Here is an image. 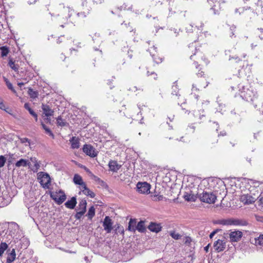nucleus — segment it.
<instances>
[{"label":"nucleus","mask_w":263,"mask_h":263,"mask_svg":"<svg viewBox=\"0 0 263 263\" xmlns=\"http://www.w3.org/2000/svg\"><path fill=\"white\" fill-rule=\"evenodd\" d=\"M74 13V10L69 7H64L63 4L53 7L50 14L52 16V20L55 21L60 26L64 27L63 24L68 23L69 19Z\"/></svg>","instance_id":"nucleus-1"},{"label":"nucleus","mask_w":263,"mask_h":263,"mask_svg":"<svg viewBox=\"0 0 263 263\" xmlns=\"http://www.w3.org/2000/svg\"><path fill=\"white\" fill-rule=\"evenodd\" d=\"M240 97L248 102L252 103L254 108L260 109V107L262 108L261 110L263 112V103L260 99L258 98L257 92L253 90L252 88H248L242 86L240 89Z\"/></svg>","instance_id":"nucleus-2"},{"label":"nucleus","mask_w":263,"mask_h":263,"mask_svg":"<svg viewBox=\"0 0 263 263\" xmlns=\"http://www.w3.org/2000/svg\"><path fill=\"white\" fill-rule=\"evenodd\" d=\"M197 195L200 201L209 204L214 203L217 199L216 194L208 189L198 188Z\"/></svg>","instance_id":"nucleus-3"},{"label":"nucleus","mask_w":263,"mask_h":263,"mask_svg":"<svg viewBox=\"0 0 263 263\" xmlns=\"http://www.w3.org/2000/svg\"><path fill=\"white\" fill-rule=\"evenodd\" d=\"M51 198L58 204H62L66 200V195L62 190L58 192H53L50 193Z\"/></svg>","instance_id":"nucleus-4"},{"label":"nucleus","mask_w":263,"mask_h":263,"mask_svg":"<svg viewBox=\"0 0 263 263\" xmlns=\"http://www.w3.org/2000/svg\"><path fill=\"white\" fill-rule=\"evenodd\" d=\"M215 223L223 226H240L241 224V220L234 218L219 219Z\"/></svg>","instance_id":"nucleus-5"},{"label":"nucleus","mask_w":263,"mask_h":263,"mask_svg":"<svg viewBox=\"0 0 263 263\" xmlns=\"http://www.w3.org/2000/svg\"><path fill=\"white\" fill-rule=\"evenodd\" d=\"M228 234L229 235L228 237L230 239V241L231 242H238L242 237V232L238 230H235L233 231H230Z\"/></svg>","instance_id":"nucleus-6"},{"label":"nucleus","mask_w":263,"mask_h":263,"mask_svg":"<svg viewBox=\"0 0 263 263\" xmlns=\"http://www.w3.org/2000/svg\"><path fill=\"white\" fill-rule=\"evenodd\" d=\"M227 247V241L224 238L218 239L214 242L213 247L215 251L220 252L223 251Z\"/></svg>","instance_id":"nucleus-7"},{"label":"nucleus","mask_w":263,"mask_h":263,"mask_svg":"<svg viewBox=\"0 0 263 263\" xmlns=\"http://www.w3.org/2000/svg\"><path fill=\"white\" fill-rule=\"evenodd\" d=\"M137 191L142 194H147L149 192L150 185L146 182H138L137 184Z\"/></svg>","instance_id":"nucleus-8"},{"label":"nucleus","mask_w":263,"mask_h":263,"mask_svg":"<svg viewBox=\"0 0 263 263\" xmlns=\"http://www.w3.org/2000/svg\"><path fill=\"white\" fill-rule=\"evenodd\" d=\"M83 151L87 155L91 157H95L97 155V153L96 152L93 147L90 144H85L83 147Z\"/></svg>","instance_id":"nucleus-9"},{"label":"nucleus","mask_w":263,"mask_h":263,"mask_svg":"<svg viewBox=\"0 0 263 263\" xmlns=\"http://www.w3.org/2000/svg\"><path fill=\"white\" fill-rule=\"evenodd\" d=\"M112 221L109 216H106L103 222V226L107 233H110L112 230Z\"/></svg>","instance_id":"nucleus-10"},{"label":"nucleus","mask_w":263,"mask_h":263,"mask_svg":"<svg viewBox=\"0 0 263 263\" xmlns=\"http://www.w3.org/2000/svg\"><path fill=\"white\" fill-rule=\"evenodd\" d=\"M240 201L244 204H249L255 202L256 197L250 194H243L240 196Z\"/></svg>","instance_id":"nucleus-11"},{"label":"nucleus","mask_w":263,"mask_h":263,"mask_svg":"<svg viewBox=\"0 0 263 263\" xmlns=\"http://www.w3.org/2000/svg\"><path fill=\"white\" fill-rule=\"evenodd\" d=\"M40 176V183L43 187H47L50 182V178L48 174L41 172L39 175Z\"/></svg>","instance_id":"nucleus-12"},{"label":"nucleus","mask_w":263,"mask_h":263,"mask_svg":"<svg viewBox=\"0 0 263 263\" xmlns=\"http://www.w3.org/2000/svg\"><path fill=\"white\" fill-rule=\"evenodd\" d=\"M156 49L157 47H156L155 46H153V47L149 48L148 50L153 59L154 62L156 63L157 64H159L162 62V59L161 58H160L156 54Z\"/></svg>","instance_id":"nucleus-13"},{"label":"nucleus","mask_w":263,"mask_h":263,"mask_svg":"<svg viewBox=\"0 0 263 263\" xmlns=\"http://www.w3.org/2000/svg\"><path fill=\"white\" fill-rule=\"evenodd\" d=\"M148 229L151 232L157 233L161 231L162 227L160 223L151 222L148 226Z\"/></svg>","instance_id":"nucleus-14"},{"label":"nucleus","mask_w":263,"mask_h":263,"mask_svg":"<svg viewBox=\"0 0 263 263\" xmlns=\"http://www.w3.org/2000/svg\"><path fill=\"white\" fill-rule=\"evenodd\" d=\"M250 242L251 243L255 246H262L263 245V234H259L258 236L255 237H251L250 238Z\"/></svg>","instance_id":"nucleus-15"},{"label":"nucleus","mask_w":263,"mask_h":263,"mask_svg":"<svg viewBox=\"0 0 263 263\" xmlns=\"http://www.w3.org/2000/svg\"><path fill=\"white\" fill-rule=\"evenodd\" d=\"M184 198L188 201H195L198 197L197 193L195 194L192 191H191L190 193H185Z\"/></svg>","instance_id":"nucleus-16"},{"label":"nucleus","mask_w":263,"mask_h":263,"mask_svg":"<svg viewBox=\"0 0 263 263\" xmlns=\"http://www.w3.org/2000/svg\"><path fill=\"white\" fill-rule=\"evenodd\" d=\"M42 109L45 116L49 117L53 115L54 111L47 105L42 104Z\"/></svg>","instance_id":"nucleus-17"},{"label":"nucleus","mask_w":263,"mask_h":263,"mask_svg":"<svg viewBox=\"0 0 263 263\" xmlns=\"http://www.w3.org/2000/svg\"><path fill=\"white\" fill-rule=\"evenodd\" d=\"M28 166L31 167V162L27 160L21 159L15 163V167H26Z\"/></svg>","instance_id":"nucleus-18"},{"label":"nucleus","mask_w":263,"mask_h":263,"mask_svg":"<svg viewBox=\"0 0 263 263\" xmlns=\"http://www.w3.org/2000/svg\"><path fill=\"white\" fill-rule=\"evenodd\" d=\"M71 147L72 149H77L80 147V139L78 137H72L69 140Z\"/></svg>","instance_id":"nucleus-19"},{"label":"nucleus","mask_w":263,"mask_h":263,"mask_svg":"<svg viewBox=\"0 0 263 263\" xmlns=\"http://www.w3.org/2000/svg\"><path fill=\"white\" fill-rule=\"evenodd\" d=\"M77 204V199L75 197H72L70 200H68L65 203V206L69 209H73Z\"/></svg>","instance_id":"nucleus-20"},{"label":"nucleus","mask_w":263,"mask_h":263,"mask_svg":"<svg viewBox=\"0 0 263 263\" xmlns=\"http://www.w3.org/2000/svg\"><path fill=\"white\" fill-rule=\"evenodd\" d=\"M80 190L86 196H90L91 198H93L95 196V193L87 188L86 184L83 186Z\"/></svg>","instance_id":"nucleus-21"},{"label":"nucleus","mask_w":263,"mask_h":263,"mask_svg":"<svg viewBox=\"0 0 263 263\" xmlns=\"http://www.w3.org/2000/svg\"><path fill=\"white\" fill-rule=\"evenodd\" d=\"M86 200L85 199H83L79 202V205L77 207V210L79 211L83 212V213L85 214L86 211Z\"/></svg>","instance_id":"nucleus-22"},{"label":"nucleus","mask_w":263,"mask_h":263,"mask_svg":"<svg viewBox=\"0 0 263 263\" xmlns=\"http://www.w3.org/2000/svg\"><path fill=\"white\" fill-rule=\"evenodd\" d=\"M108 165L110 170L112 172H117L121 167V165L115 161H110Z\"/></svg>","instance_id":"nucleus-23"},{"label":"nucleus","mask_w":263,"mask_h":263,"mask_svg":"<svg viewBox=\"0 0 263 263\" xmlns=\"http://www.w3.org/2000/svg\"><path fill=\"white\" fill-rule=\"evenodd\" d=\"M226 3V1L224 0H220L218 2L219 5V9L216 8V5H215L211 9L213 10L214 14H219L220 11L223 9V7L222 6V4Z\"/></svg>","instance_id":"nucleus-24"},{"label":"nucleus","mask_w":263,"mask_h":263,"mask_svg":"<svg viewBox=\"0 0 263 263\" xmlns=\"http://www.w3.org/2000/svg\"><path fill=\"white\" fill-rule=\"evenodd\" d=\"M30 161L33 164V166L32 168H31V170L34 172H37L40 167V163L38 162L37 160L35 157H31L30 158Z\"/></svg>","instance_id":"nucleus-25"},{"label":"nucleus","mask_w":263,"mask_h":263,"mask_svg":"<svg viewBox=\"0 0 263 263\" xmlns=\"http://www.w3.org/2000/svg\"><path fill=\"white\" fill-rule=\"evenodd\" d=\"M73 180L75 184L80 185V189L85 184L83 181L82 177L78 174L74 175Z\"/></svg>","instance_id":"nucleus-26"},{"label":"nucleus","mask_w":263,"mask_h":263,"mask_svg":"<svg viewBox=\"0 0 263 263\" xmlns=\"http://www.w3.org/2000/svg\"><path fill=\"white\" fill-rule=\"evenodd\" d=\"M128 230L135 232L136 230V219H130L128 222Z\"/></svg>","instance_id":"nucleus-27"},{"label":"nucleus","mask_w":263,"mask_h":263,"mask_svg":"<svg viewBox=\"0 0 263 263\" xmlns=\"http://www.w3.org/2000/svg\"><path fill=\"white\" fill-rule=\"evenodd\" d=\"M16 253L14 249H13L11 252L8 254L7 258V263H11L15 259Z\"/></svg>","instance_id":"nucleus-28"},{"label":"nucleus","mask_w":263,"mask_h":263,"mask_svg":"<svg viewBox=\"0 0 263 263\" xmlns=\"http://www.w3.org/2000/svg\"><path fill=\"white\" fill-rule=\"evenodd\" d=\"M136 230L139 232L143 233L145 231V227L144 226V222L143 221H139L136 226Z\"/></svg>","instance_id":"nucleus-29"},{"label":"nucleus","mask_w":263,"mask_h":263,"mask_svg":"<svg viewBox=\"0 0 263 263\" xmlns=\"http://www.w3.org/2000/svg\"><path fill=\"white\" fill-rule=\"evenodd\" d=\"M201 81H202L203 82V83L199 84L198 88H197L196 87H195L194 85H193L192 92H194L195 90H199L200 89L202 88H204L208 86V84L207 82H206L205 81L204 79H202Z\"/></svg>","instance_id":"nucleus-30"},{"label":"nucleus","mask_w":263,"mask_h":263,"mask_svg":"<svg viewBox=\"0 0 263 263\" xmlns=\"http://www.w3.org/2000/svg\"><path fill=\"white\" fill-rule=\"evenodd\" d=\"M204 110H200L198 111H195L194 113V115L195 117H198L200 120H202L203 118L205 117V114H204Z\"/></svg>","instance_id":"nucleus-31"},{"label":"nucleus","mask_w":263,"mask_h":263,"mask_svg":"<svg viewBox=\"0 0 263 263\" xmlns=\"http://www.w3.org/2000/svg\"><path fill=\"white\" fill-rule=\"evenodd\" d=\"M95 209L93 206H91L88 211V213L86 215V216L88 217V219H91L92 218L95 216Z\"/></svg>","instance_id":"nucleus-32"},{"label":"nucleus","mask_w":263,"mask_h":263,"mask_svg":"<svg viewBox=\"0 0 263 263\" xmlns=\"http://www.w3.org/2000/svg\"><path fill=\"white\" fill-rule=\"evenodd\" d=\"M169 234L170 236L175 240H179L181 239L182 237V236L180 234L176 233L175 231H170L169 232Z\"/></svg>","instance_id":"nucleus-33"},{"label":"nucleus","mask_w":263,"mask_h":263,"mask_svg":"<svg viewBox=\"0 0 263 263\" xmlns=\"http://www.w3.org/2000/svg\"><path fill=\"white\" fill-rule=\"evenodd\" d=\"M0 50L1 51L2 57H6L9 52V48L7 46H2L0 47Z\"/></svg>","instance_id":"nucleus-34"},{"label":"nucleus","mask_w":263,"mask_h":263,"mask_svg":"<svg viewBox=\"0 0 263 263\" xmlns=\"http://www.w3.org/2000/svg\"><path fill=\"white\" fill-rule=\"evenodd\" d=\"M8 246L6 242H2L0 244V256H2Z\"/></svg>","instance_id":"nucleus-35"},{"label":"nucleus","mask_w":263,"mask_h":263,"mask_svg":"<svg viewBox=\"0 0 263 263\" xmlns=\"http://www.w3.org/2000/svg\"><path fill=\"white\" fill-rule=\"evenodd\" d=\"M8 246L6 242H2L0 244V256H2Z\"/></svg>","instance_id":"nucleus-36"},{"label":"nucleus","mask_w":263,"mask_h":263,"mask_svg":"<svg viewBox=\"0 0 263 263\" xmlns=\"http://www.w3.org/2000/svg\"><path fill=\"white\" fill-rule=\"evenodd\" d=\"M8 65L11 67V69H12L15 71H18V66L17 65H15L14 62L11 59H9V61L8 62Z\"/></svg>","instance_id":"nucleus-37"},{"label":"nucleus","mask_w":263,"mask_h":263,"mask_svg":"<svg viewBox=\"0 0 263 263\" xmlns=\"http://www.w3.org/2000/svg\"><path fill=\"white\" fill-rule=\"evenodd\" d=\"M28 94L30 96V98L32 99H35L38 96V93L37 91L33 90L32 88H29L28 89Z\"/></svg>","instance_id":"nucleus-38"},{"label":"nucleus","mask_w":263,"mask_h":263,"mask_svg":"<svg viewBox=\"0 0 263 263\" xmlns=\"http://www.w3.org/2000/svg\"><path fill=\"white\" fill-rule=\"evenodd\" d=\"M41 125L43 128L45 130V132L47 134H48L50 136L52 137V138L54 137V135L51 132V130L48 127H47L43 122L41 123Z\"/></svg>","instance_id":"nucleus-39"},{"label":"nucleus","mask_w":263,"mask_h":263,"mask_svg":"<svg viewBox=\"0 0 263 263\" xmlns=\"http://www.w3.org/2000/svg\"><path fill=\"white\" fill-rule=\"evenodd\" d=\"M57 122L58 126H60L61 127L65 126L67 124V123L63 120L61 117H58L57 119Z\"/></svg>","instance_id":"nucleus-40"},{"label":"nucleus","mask_w":263,"mask_h":263,"mask_svg":"<svg viewBox=\"0 0 263 263\" xmlns=\"http://www.w3.org/2000/svg\"><path fill=\"white\" fill-rule=\"evenodd\" d=\"M252 2L254 3L255 5H256L258 7H260L261 8V12H262L263 10L262 8V2L261 0H252Z\"/></svg>","instance_id":"nucleus-41"},{"label":"nucleus","mask_w":263,"mask_h":263,"mask_svg":"<svg viewBox=\"0 0 263 263\" xmlns=\"http://www.w3.org/2000/svg\"><path fill=\"white\" fill-rule=\"evenodd\" d=\"M24 107L25 108V109H26L29 112V113L31 115H33V113L34 112V111L30 107V106H29V104L28 103H26L24 104Z\"/></svg>","instance_id":"nucleus-42"},{"label":"nucleus","mask_w":263,"mask_h":263,"mask_svg":"<svg viewBox=\"0 0 263 263\" xmlns=\"http://www.w3.org/2000/svg\"><path fill=\"white\" fill-rule=\"evenodd\" d=\"M6 161V159L3 156H0V167H3Z\"/></svg>","instance_id":"nucleus-43"},{"label":"nucleus","mask_w":263,"mask_h":263,"mask_svg":"<svg viewBox=\"0 0 263 263\" xmlns=\"http://www.w3.org/2000/svg\"><path fill=\"white\" fill-rule=\"evenodd\" d=\"M84 214V213H83V212L78 211L75 215L74 217L76 218V219L80 220Z\"/></svg>","instance_id":"nucleus-44"},{"label":"nucleus","mask_w":263,"mask_h":263,"mask_svg":"<svg viewBox=\"0 0 263 263\" xmlns=\"http://www.w3.org/2000/svg\"><path fill=\"white\" fill-rule=\"evenodd\" d=\"M6 85L9 89L12 90L13 92H16L15 89L13 88L12 84L10 82H7Z\"/></svg>","instance_id":"nucleus-45"},{"label":"nucleus","mask_w":263,"mask_h":263,"mask_svg":"<svg viewBox=\"0 0 263 263\" xmlns=\"http://www.w3.org/2000/svg\"><path fill=\"white\" fill-rule=\"evenodd\" d=\"M0 109H3V110H5V111H6L7 112H8V113H9V114H11V113H10L9 111H7V110H6V109L5 108V105L4 104V103H3V101H2V100H1V101H0Z\"/></svg>","instance_id":"nucleus-46"},{"label":"nucleus","mask_w":263,"mask_h":263,"mask_svg":"<svg viewBox=\"0 0 263 263\" xmlns=\"http://www.w3.org/2000/svg\"><path fill=\"white\" fill-rule=\"evenodd\" d=\"M87 14L88 13L86 14L85 12H80V13H78L77 15L79 17H85L86 16Z\"/></svg>","instance_id":"nucleus-47"},{"label":"nucleus","mask_w":263,"mask_h":263,"mask_svg":"<svg viewBox=\"0 0 263 263\" xmlns=\"http://www.w3.org/2000/svg\"><path fill=\"white\" fill-rule=\"evenodd\" d=\"M243 12H244L243 8L236 9L235 10V12L236 13H239V14H240L241 13H243Z\"/></svg>","instance_id":"nucleus-48"},{"label":"nucleus","mask_w":263,"mask_h":263,"mask_svg":"<svg viewBox=\"0 0 263 263\" xmlns=\"http://www.w3.org/2000/svg\"><path fill=\"white\" fill-rule=\"evenodd\" d=\"M258 198L259 200V202L260 205L262 207H263V196L260 195L259 197H258Z\"/></svg>","instance_id":"nucleus-49"},{"label":"nucleus","mask_w":263,"mask_h":263,"mask_svg":"<svg viewBox=\"0 0 263 263\" xmlns=\"http://www.w3.org/2000/svg\"><path fill=\"white\" fill-rule=\"evenodd\" d=\"M147 75L148 76H149V75H152L154 77V79H156V76H157V74L154 72H152L151 73H150V72L149 71H147Z\"/></svg>","instance_id":"nucleus-50"},{"label":"nucleus","mask_w":263,"mask_h":263,"mask_svg":"<svg viewBox=\"0 0 263 263\" xmlns=\"http://www.w3.org/2000/svg\"><path fill=\"white\" fill-rule=\"evenodd\" d=\"M180 30V29L179 30H178L177 29H175V28H173V29H171V31H173L174 33V35L175 36H177L179 33V31Z\"/></svg>","instance_id":"nucleus-51"},{"label":"nucleus","mask_w":263,"mask_h":263,"mask_svg":"<svg viewBox=\"0 0 263 263\" xmlns=\"http://www.w3.org/2000/svg\"><path fill=\"white\" fill-rule=\"evenodd\" d=\"M21 141L23 143H26V142L29 143V140L27 138H23L21 139Z\"/></svg>","instance_id":"nucleus-52"},{"label":"nucleus","mask_w":263,"mask_h":263,"mask_svg":"<svg viewBox=\"0 0 263 263\" xmlns=\"http://www.w3.org/2000/svg\"><path fill=\"white\" fill-rule=\"evenodd\" d=\"M156 197L157 198V199H156L155 200H158V201H160L161 200H162L163 197L161 195H157L156 196Z\"/></svg>","instance_id":"nucleus-53"},{"label":"nucleus","mask_w":263,"mask_h":263,"mask_svg":"<svg viewBox=\"0 0 263 263\" xmlns=\"http://www.w3.org/2000/svg\"><path fill=\"white\" fill-rule=\"evenodd\" d=\"M216 233V231H213L210 234V238H212Z\"/></svg>","instance_id":"nucleus-54"},{"label":"nucleus","mask_w":263,"mask_h":263,"mask_svg":"<svg viewBox=\"0 0 263 263\" xmlns=\"http://www.w3.org/2000/svg\"><path fill=\"white\" fill-rule=\"evenodd\" d=\"M35 119V121H37V115L34 112L33 115H31Z\"/></svg>","instance_id":"nucleus-55"},{"label":"nucleus","mask_w":263,"mask_h":263,"mask_svg":"<svg viewBox=\"0 0 263 263\" xmlns=\"http://www.w3.org/2000/svg\"><path fill=\"white\" fill-rule=\"evenodd\" d=\"M232 59H235V60H237L236 61L237 62L240 61V58H239L238 57H236L235 58H234V57H231V58L230 57V60H231Z\"/></svg>","instance_id":"nucleus-56"},{"label":"nucleus","mask_w":263,"mask_h":263,"mask_svg":"<svg viewBox=\"0 0 263 263\" xmlns=\"http://www.w3.org/2000/svg\"><path fill=\"white\" fill-rule=\"evenodd\" d=\"M210 245L209 244L206 246H205L204 248V250L205 251V252H208L209 251V248Z\"/></svg>","instance_id":"nucleus-57"},{"label":"nucleus","mask_w":263,"mask_h":263,"mask_svg":"<svg viewBox=\"0 0 263 263\" xmlns=\"http://www.w3.org/2000/svg\"><path fill=\"white\" fill-rule=\"evenodd\" d=\"M256 46H257V45H256V44H255H255H254L253 43L251 44V49H254V48H255V47H256Z\"/></svg>","instance_id":"nucleus-58"},{"label":"nucleus","mask_w":263,"mask_h":263,"mask_svg":"<svg viewBox=\"0 0 263 263\" xmlns=\"http://www.w3.org/2000/svg\"><path fill=\"white\" fill-rule=\"evenodd\" d=\"M62 42V40L61 39L60 37H59L57 40V43L58 44H60L61 42Z\"/></svg>","instance_id":"nucleus-59"},{"label":"nucleus","mask_w":263,"mask_h":263,"mask_svg":"<svg viewBox=\"0 0 263 263\" xmlns=\"http://www.w3.org/2000/svg\"><path fill=\"white\" fill-rule=\"evenodd\" d=\"M190 241H191L190 237H186V240L185 241V243H187V242L190 243Z\"/></svg>","instance_id":"nucleus-60"},{"label":"nucleus","mask_w":263,"mask_h":263,"mask_svg":"<svg viewBox=\"0 0 263 263\" xmlns=\"http://www.w3.org/2000/svg\"><path fill=\"white\" fill-rule=\"evenodd\" d=\"M166 138H168L169 139H175L176 140H178V139L177 138H176L175 136H173V137H166Z\"/></svg>","instance_id":"nucleus-61"},{"label":"nucleus","mask_w":263,"mask_h":263,"mask_svg":"<svg viewBox=\"0 0 263 263\" xmlns=\"http://www.w3.org/2000/svg\"><path fill=\"white\" fill-rule=\"evenodd\" d=\"M190 27H191V29H187V30H186L187 32H192V26H191Z\"/></svg>","instance_id":"nucleus-62"},{"label":"nucleus","mask_w":263,"mask_h":263,"mask_svg":"<svg viewBox=\"0 0 263 263\" xmlns=\"http://www.w3.org/2000/svg\"><path fill=\"white\" fill-rule=\"evenodd\" d=\"M203 72L201 71V72H198V73H197V75H198V76H202L203 75Z\"/></svg>","instance_id":"nucleus-63"},{"label":"nucleus","mask_w":263,"mask_h":263,"mask_svg":"<svg viewBox=\"0 0 263 263\" xmlns=\"http://www.w3.org/2000/svg\"><path fill=\"white\" fill-rule=\"evenodd\" d=\"M209 103V101H205L204 102L202 103V104H205V105H208Z\"/></svg>","instance_id":"nucleus-64"}]
</instances>
